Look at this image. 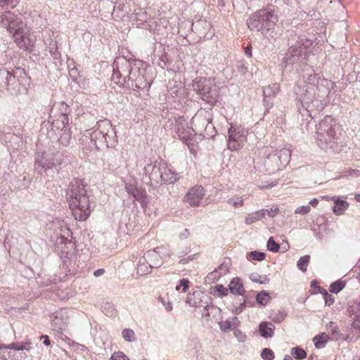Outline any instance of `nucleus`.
<instances>
[{
  "mask_svg": "<svg viewBox=\"0 0 360 360\" xmlns=\"http://www.w3.org/2000/svg\"><path fill=\"white\" fill-rule=\"evenodd\" d=\"M345 285L343 281H336L330 284L329 288L330 292L337 294L344 288Z\"/></svg>",
  "mask_w": 360,
  "mask_h": 360,
  "instance_id": "ea45409f",
  "label": "nucleus"
},
{
  "mask_svg": "<svg viewBox=\"0 0 360 360\" xmlns=\"http://www.w3.org/2000/svg\"><path fill=\"white\" fill-rule=\"evenodd\" d=\"M316 141L326 150L339 153L344 147L343 129L331 115H327L316 125Z\"/></svg>",
  "mask_w": 360,
  "mask_h": 360,
  "instance_id": "f257e3e1",
  "label": "nucleus"
},
{
  "mask_svg": "<svg viewBox=\"0 0 360 360\" xmlns=\"http://www.w3.org/2000/svg\"><path fill=\"white\" fill-rule=\"evenodd\" d=\"M309 255H304L301 257L297 263V268L302 272H306L307 267L309 263Z\"/></svg>",
  "mask_w": 360,
  "mask_h": 360,
  "instance_id": "58836bf2",
  "label": "nucleus"
},
{
  "mask_svg": "<svg viewBox=\"0 0 360 360\" xmlns=\"http://www.w3.org/2000/svg\"><path fill=\"white\" fill-rule=\"evenodd\" d=\"M152 269V266H150V264H148L143 257L139 259L136 271L138 274L141 276L146 275L150 273Z\"/></svg>",
  "mask_w": 360,
  "mask_h": 360,
  "instance_id": "c85d7f7f",
  "label": "nucleus"
},
{
  "mask_svg": "<svg viewBox=\"0 0 360 360\" xmlns=\"http://www.w3.org/2000/svg\"><path fill=\"white\" fill-rule=\"evenodd\" d=\"M228 203L233 205L234 207H238L243 205V200L240 197H238L236 199L230 198Z\"/></svg>",
  "mask_w": 360,
  "mask_h": 360,
  "instance_id": "8fccbe9b",
  "label": "nucleus"
},
{
  "mask_svg": "<svg viewBox=\"0 0 360 360\" xmlns=\"http://www.w3.org/2000/svg\"><path fill=\"white\" fill-rule=\"evenodd\" d=\"M245 306H246V301L244 300L243 302L241 303L239 306L235 307L233 312L235 314H239L243 311V309Z\"/></svg>",
  "mask_w": 360,
  "mask_h": 360,
  "instance_id": "052dcab7",
  "label": "nucleus"
},
{
  "mask_svg": "<svg viewBox=\"0 0 360 360\" xmlns=\"http://www.w3.org/2000/svg\"><path fill=\"white\" fill-rule=\"evenodd\" d=\"M189 236V231L188 229H185L180 234L179 238L181 240L186 239Z\"/></svg>",
  "mask_w": 360,
  "mask_h": 360,
  "instance_id": "0e129e2a",
  "label": "nucleus"
},
{
  "mask_svg": "<svg viewBox=\"0 0 360 360\" xmlns=\"http://www.w3.org/2000/svg\"><path fill=\"white\" fill-rule=\"evenodd\" d=\"M259 330L262 337L268 338L274 335L275 327L270 322H262L259 326Z\"/></svg>",
  "mask_w": 360,
  "mask_h": 360,
  "instance_id": "393cba45",
  "label": "nucleus"
},
{
  "mask_svg": "<svg viewBox=\"0 0 360 360\" xmlns=\"http://www.w3.org/2000/svg\"><path fill=\"white\" fill-rule=\"evenodd\" d=\"M11 72L6 70H0V89H6L8 83V77Z\"/></svg>",
  "mask_w": 360,
  "mask_h": 360,
  "instance_id": "e433bc0d",
  "label": "nucleus"
},
{
  "mask_svg": "<svg viewBox=\"0 0 360 360\" xmlns=\"http://www.w3.org/2000/svg\"><path fill=\"white\" fill-rule=\"evenodd\" d=\"M349 207V203L343 200L338 199L334 202L333 212L338 215H341Z\"/></svg>",
  "mask_w": 360,
  "mask_h": 360,
  "instance_id": "7c9ffc66",
  "label": "nucleus"
},
{
  "mask_svg": "<svg viewBox=\"0 0 360 360\" xmlns=\"http://www.w3.org/2000/svg\"><path fill=\"white\" fill-rule=\"evenodd\" d=\"M266 248L269 251L277 252L280 249V245L274 240L273 237H270L267 241Z\"/></svg>",
  "mask_w": 360,
  "mask_h": 360,
  "instance_id": "79ce46f5",
  "label": "nucleus"
},
{
  "mask_svg": "<svg viewBox=\"0 0 360 360\" xmlns=\"http://www.w3.org/2000/svg\"><path fill=\"white\" fill-rule=\"evenodd\" d=\"M122 337L127 342H133L135 340V333L133 330L125 328L122 330Z\"/></svg>",
  "mask_w": 360,
  "mask_h": 360,
  "instance_id": "37998d69",
  "label": "nucleus"
},
{
  "mask_svg": "<svg viewBox=\"0 0 360 360\" xmlns=\"http://www.w3.org/2000/svg\"><path fill=\"white\" fill-rule=\"evenodd\" d=\"M290 354L295 359L302 360L307 357V352L301 347H295L291 349Z\"/></svg>",
  "mask_w": 360,
  "mask_h": 360,
  "instance_id": "c9c22d12",
  "label": "nucleus"
},
{
  "mask_svg": "<svg viewBox=\"0 0 360 360\" xmlns=\"http://www.w3.org/2000/svg\"><path fill=\"white\" fill-rule=\"evenodd\" d=\"M40 339L41 340L44 339V344L46 346L50 345L51 342H50V340H49V338L48 335H42L40 336Z\"/></svg>",
  "mask_w": 360,
  "mask_h": 360,
  "instance_id": "774afa93",
  "label": "nucleus"
},
{
  "mask_svg": "<svg viewBox=\"0 0 360 360\" xmlns=\"http://www.w3.org/2000/svg\"><path fill=\"white\" fill-rule=\"evenodd\" d=\"M13 39L15 44L20 49L32 51L34 44V37L31 34L30 29L22 25L16 31L12 34Z\"/></svg>",
  "mask_w": 360,
  "mask_h": 360,
  "instance_id": "6e6552de",
  "label": "nucleus"
},
{
  "mask_svg": "<svg viewBox=\"0 0 360 360\" xmlns=\"http://www.w3.org/2000/svg\"><path fill=\"white\" fill-rule=\"evenodd\" d=\"M278 90V86L276 84H274L273 85H269L263 89V96H264V106L266 110H268L273 107L274 105V98Z\"/></svg>",
  "mask_w": 360,
  "mask_h": 360,
  "instance_id": "2eb2a0df",
  "label": "nucleus"
},
{
  "mask_svg": "<svg viewBox=\"0 0 360 360\" xmlns=\"http://www.w3.org/2000/svg\"><path fill=\"white\" fill-rule=\"evenodd\" d=\"M278 21V16L274 11L261 9L252 13L247 20L248 27L251 30L267 32L272 30Z\"/></svg>",
  "mask_w": 360,
  "mask_h": 360,
  "instance_id": "0eeeda50",
  "label": "nucleus"
},
{
  "mask_svg": "<svg viewBox=\"0 0 360 360\" xmlns=\"http://www.w3.org/2000/svg\"><path fill=\"white\" fill-rule=\"evenodd\" d=\"M215 290L219 292V295L221 297L226 296L228 295L229 288H225L223 285H217L215 286Z\"/></svg>",
  "mask_w": 360,
  "mask_h": 360,
  "instance_id": "603ef678",
  "label": "nucleus"
},
{
  "mask_svg": "<svg viewBox=\"0 0 360 360\" xmlns=\"http://www.w3.org/2000/svg\"><path fill=\"white\" fill-rule=\"evenodd\" d=\"M98 136H101V138L104 139L105 142H108L107 139H106L107 134L105 135V134H102L101 131H94V133L91 135V139H94V138H98Z\"/></svg>",
  "mask_w": 360,
  "mask_h": 360,
  "instance_id": "e2e57ef3",
  "label": "nucleus"
},
{
  "mask_svg": "<svg viewBox=\"0 0 360 360\" xmlns=\"http://www.w3.org/2000/svg\"><path fill=\"white\" fill-rule=\"evenodd\" d=\"M265 256L266 255L264 252L255 250L249 253L248 258L250 260H256L260 262L265 259Z\"/></svg>",
  "mask_w": 360,
  "mask_h": 360,
  "instance_id": "a19ab883",
  "label": "nucleus"
},
{
  "mask_svg": "<svg viewBox=\"0 0 360 360\" xmlns=\"http://www.w3.org/2000/svg\"><path fill=\"white\" fill-rule=\"evenodd\" d=\"M311 211V207L309 205H302L300 207H298L295 212L296 214H306L309 213Z\"/></svg>",
  "mask_w": 360,
  "mask_h": 360,
  "instance_id": "3c124183",
  "label": "nucleus"
},
{
  "mask_svg": "<svg viewBox=\"0 0 360 360\" xmlns=\"http://www.w3.org/2000/svg\"><path fill=\"white\" fill-rule=\"evenodd\" d=\"M166 163L163 161H155L153 164H148L145 167L146 172H150V179L156 183H162V174Z\"/></svg>",
  "mask_w": 360,
  "mask_h": 360,
  "instance_id": "4468645a",
  "label": "nucleus"
},
{
  "mask_svg": "<svg viewBox=\"0 0 360 360\" xmlns=\"http://www.w3.org/2000/svg\"><path fill=\"white\" fill-rule=\"evenodd\" d=\"M287 316V313L284 310L273 311L269 316L271 320L276 323H281Z\"/></svg>",
  "mask_w": 360,
  "mask_h": 360,
  "instance_id": "473e14b6",
  "label": "nucleus"
},
{
  "mask_svg": "<svg viewBox=\"0 0 360 360\" xmlns=\"http://www.w3.org/2000/svg\"><path fill=\"white\" fill-rule=\"evenodd\" d=\"M48 122L51 124L52 127L60 131L68 129V114H49Z\"/></svg>",
  "mask_w": 360,
  "mask_h": 360,
  "instance_id": "f3484780",
  "label": "nucleus"
},
{
  "mask_svg": "<svg viewBox=\"0 0 360 360\" xmlns=\"http://www.w3.org/2000/svg\"><path fill=\"white\" fill-rule=\"evenodd\" d=\"M103 312L108 316H112L115 314L114 307L109 303L103 307Z\"/></svg>",
  "mask_w": 360,
  "mask_h": 360,
  "instance_id": "a18cd8bd",
  "label": "nucleus"
},
{
  "mask_svg": "<svg viewBox=\"0 0 360 360\" xmlns=\"http://www.w3.org/2000/svg\"><path fill=\"white\" fill-rule=\"evenodd\" d=\"M229 289L230 292L235 295L243 296L245 292L241 280L238 277L233 278L231 281L229 285Z\"/></svg>",
  "mask_w": 360,
  "mask_h": 360,
  "instance_id": "4be33fe9",
  "label": "nucleus"
},
{
  "mask_svg": "<svg viewBox=\"0 0 360 360\" xmlns=\"http://www.w3.org/2000/svg\"><path fill=\"white\" fill-rule=\"evenodd\" d=\"M240 324V321L236 316H233L229 320L221 321L219 323V326L221 330L226 332L229 330H233Z\"/></svg>",
  "mask_w": 360,
  "mask_h": 360,
  "instance_id": "5701e85b",
  "label": "nucleus"
},
{
  "mask_svg": "<svg viewBox=\"0 0 360 360\" xmlns=\"http://www.w3.org/2000/svg\"><path fill=\"white\" fill-rule=\"evenodd\" d=\"M71 140V133L70 131V129H65L64 130L61 131V133L60 134V137L58 139V141L60 144L63 146H68Z\"/></svg>",
  "mask_w": 360,
  "mask_h": 360,
  "instance_id": "f704fd0d",
  "label": "nucleus"
},
{
  "mask_svg": "<svg viewBox=\"0 0 360 360\" xmlns=\"http://www.w3.org/2000/svg\"><path fill=\"white\" fill-rule=\"evenodd\" d=\"M132 195L134 197V198L137 200H144V198H146V195H143V193H141L139 191L136 190L131 193Z\"/></svg>",
  "mask_w": 360,
  "mask_h": 360,
  "instance_id": "bf43d9fd",
  "label": "nucleus"
},
{
  "mask_svg": "<svg viewBox=\"0 0 360 360\" xmlns=\"http://www.w3.org/2000/svg\"><path fill=\"white\" fill-rule=\"evenodd\" d=\"M312 43L303 37H298L295 44H292L285 52L283 58L284 71L292 72L294 70L298 72L302 65L307 64L309 55V48Z\"/></svg>",
  "mask_w": 360,
  "mask_h": 360,
  "instance_id": "20e7f679",
  "label": "nucleus"
},
{
  "mask_svg": "<svg viewBox=\"0 0 360 360\" xmlns=\"http://www.w3.org/2000/svg\"><path fill=\"white\" fill-rule=\"evenodd\" d=\"M129 18L138 27L143 25L148 20L147 13L143 8L136 9Z\"/></svg>",
  "mask_w": 360,
  "mask_h": 360,
  "instance_id": "412c9836",
  "label": "nucleus"
},
{
  "mask_svg": "<svg viewBox=\"0 0 360 360\" xmlns=\"http://www.w3.org/2000/svg\"><path fill=\"white\" fill-rule=\"evenodd\" d=\"M186 302L194 307H206L212 304V297L201 290H195L189 294Z\"/></svg>",
  "mask_w": 360,
  "mask_h": 360,
  "instance_id": "f8f14e48",
  "label": "nucleus"
},
{
  "mask_svg": "<svg viewBox=\"0 0 360 360\" xmlns=\"http://www.w3.org/2000/svg\"><path fill=\"white\" fill-rule=\"evenodd\" d=\"M262 218H264V212L263 211L259 210L248 214L245 218V221L247 224L250 225L254 222L261 220Z\"/></svg>",
  "mask_w": 360,
  "mask_h": 360,
  "instance_id": "72a5a7b5",
  "label": "nucleus"
},
{
  "mask_svg": "<svg viewBox=\"0 0 360 360\" xmlns=\"http://www.w3.org/2000/svg\"><path fill=\"white\" fill-rule=\"evenodd\" d=\"M324 300L326 304L328 306H330L334 302V298L326 290H324Z\"/></svg>",
  "mask_w": 360,
  "mask_h": 360,
  "instance_id": "864d4df0",
  "label": "nucleus"
},
{
  "mask_svg": "<svg viewBox=\"0 0 360 360\" xmlns=\"http://www.w3.org/2000/svg\"><path fill=\"white\" fill-rule=\"evenodd\" d=\"M352 327L354 329H356L360 331V323H359V321H358V319L356 317L354 318V320L352 324Z\"/></svg>",
  "mask_w": 360,
  "mask_h": 360,
  "instance_id": "69168bd1",
  "label": "nucleus"
},
{
  "mask_svg": "<svg viewBox=\"0 0 360 360\" xmlns=\"http://www.w3.org/2000/svg\"><path fill=\"white\" fill-rule=\"evenodd\" d=\"M260 211H263L264 212V217L267 214L270 217H274L278 211V209L277 207H271L269 209H262L260 210Z\"/></svg>",
  "mask_w": 360,
  "mask_h": 360,
  "instance_id": "49530a36",
  "label": "nucleus"
},
{
  "mask_svg": "<svg viewBox=\"0 0 360 360\" xmlns=\"http://www.w3.org/2000/svg\"><path fill=\"white\" fill-rule=\"evenodd\" d=\"M70 246L71 248L73 247V245L71 242H68L64 247H61V258H68L69 255H70L68 252L65 251V249H68Z\"/></svg>",
  "mask_w": 360,
  "mask_h": 360,
  "instance_id": "5fc2aeb1",
  "label": "nucleus"
},
{
  "mask_svg": "<svg viewBox=\"0 0 360 360\" xmlns=\"http://www.w3.org/2000/svg\"><path fill=\"white\" fill-rule=\"evenodd\" d=\"M214 306L212 303L206 307H203V310L202 311V316L205 318H209L210 316V309H213Z\"/></svg>",
  "mask_w": 360,
  "mask_h": 360,
  "instance_id": "13d9d810",
  "label": "nucleus"
},
{
  "mask_svg": "<svg viewBox=\"0 0 360 360\" xmlns=\"http://www.w3.org/2000/svg\"><path fill=\"white\" fill-rule=\"evenodd\" d=\"M261 356L264 360H273L275 357L274 352L269 348L263 349Z\"/></svg>",
  "mask_w": 360,
  "mask_h": 360,
  "instance_id": "c03bdc74",
  "label": "nucleus"
},
{
  "mask_svg": "<svg viewBox=\"0 0 360 360\" xmlns=\"http://www.w3.org/2000/svg\"><path fill=\"white\" fill-rule=\"evenodd\" d=\"M56 164L53 159H47L44 155L38 157L35 161V167H41L46 171L56 167Z\"/></svg>",
  "mask_w": 360,
  "mask_h": 360,
  "instance_id": "a878e982",
  "label": "nucleus"
},
{
  "mask_svg": "<svg viewBox=\"0 0 360 360\" xmlns=\"http://www.w3.org/2000/svg\"><path fill=\"white\" fill-rule=\"evenodd\" d=\"M180 281V286L183 288V291L186 292L187 289L188 288V280L186 278H183L179 281Z\"/></svg>",
  "mask_w": 360,
  "mask_h": 360,
  "instance_id": "680f3d73",
  "label": "nucleus"
},
{
  "mask_svg": "<svg viewBox=\"0 0 360 360\" xmlns=\"http://www.w3.org/2000/svg\"><path fill=\"white\" fill-rule=\"evenodd\" d=\"M179 179V174L174 172L166 165L162 174V183L174 184Z\"/></svg>",
  "mask_w": 360,
  "mask_h": 360,
  "instance_id": "b1692460",
  "label": "nucleus"
},
{
  "mask_svg": "<svg viewBox=\"0 0 360 360\" xmlns=\"http://www.w3.org/2000/svg\"><path fill=\"white\" fill-rule=\"evenodd\" d=\"M205 194V191L202 186H195L186 194L184 200L192 207H198L204 198Z\"/></svg>",
  "mask_w": 360,
  "mask_h": 360,
  "instance_id": "ddd939ff",
  "label": "nucleus"
},
{
  "mask_svg": "<svg viewBox=\"0 0 360 360\" xmlns=\"http://www.w3.org/2000/svg\"><path fill=\"white\" fill-rule=\"evenodd\" d=\"M141 65L140 61L134 59H127L125 57H116L112 65V80L120 86H124L127 79L131 77L133 72L137 70Z\"/></svg>",
  "mask_w": 360,
  "mask_h": 360,
  "instance_id": "423d86ee",
  "label": "nucleus"
},
{
  "mask_svg": "<svg viewBox=\"0 0 360 360\" xmlns=\"http://www.w3.org/2000/svg\"><path fill=\"white\" fill-rule=\"evenodd\" d=\"M13 72H11L10 73L8 86L6 87V89L12 94H16L19 89V82L17 80L15 74L19 73L20 75L22 74H25L24 69L20 68H16L15 70H13Z\"/></svg>",
  "mask_w": 360,
  "mask_h": 360,
  "instance_id": "6ab92c4d",
  "label": "nucleus"
},
{
  "mask_svg": "<svg viewBox=\"0 0 360 360\" xmlns=\"http://www.w3.org/2000/svg\"><path fill=\"white\" fill-rule=\"evenodd\" d=\"M352 327L354 329H356L360 331V323H359V321H358V319L356 317L354 318V320L352 324Z\"/></svg>",
  "mask_w": 360,
  "mask_h": 360,
  "instance_id": "338daca9",
  "label": "nucleus"
},
{
  "mask_svg": "<svg viewBox=\"0 0 360 360\" xmlns=\"http://www.w3.org/2000/svg\"><path fill=\"white\" fill-rule=\"evenodd\" d=\"M261 278V276L259 275L258 274H256V273H253L250 276V278L253 281V282H255V283H265V281H260L259 278Z\"/></svg>",
  "mask_w": 360,
  "mask_h": 360,
  "instance_id": "4d7b16f0",
  "label": "nucleus"
},
{
  "mask_svg": "<svg viewBox=\"0 0 360 360\" xmlns=\"http://www.w3.org/2000/svg\"><path fill=\"white\" fill-rule=\"evenodd\" d=\"M110 360H129V358L122 352H115Z\"/></svg>",
  "mask_w": 360,
  "mask_h": 360,
  "instance_id": "09e8293b",
  "label": "nucleus"
},
{
  "mask_svg": "<svg viewBox=\"0 0 360 360\" xmlns=\"http://www.w3.org/2000/svg\"><path fill=\"white\" fill-rule=\"evenodd\" d=\"M193 89L210 106L214 105L219 97V87L211 77H196L192 83Z\"/></svg>",
  "mask_w": 360,
  "mask_h": 360,
  "instance_id": "39448f33",
  "label": "nucleus"
},
{
  "mask_svg": "<svg viewBox=\"0 0 360 360\" xmlns=\"http://www.w3.org/2000/svg\"><path fill=\"white\" fill-rule=\"evenodd\" d=\"M65 313L64 309H60L54 313V319L52 321V326L56 330H62L65 328V321L63 314Z\"/></svg>",
  "mask_w": 360,
  "mask_h": 360,
  "instance_id": "bb28decb",
  "label": "nucleus"
},
{
  "mask_svg": "<svg viewBox=\"0 0 360 360\" xmlns=\"http://www.w3.org/2000/svg\"><path fill=\"white\" fill-rule=\"evenodd\" d=\"M156 249L148 250L143 256L152 268H159L162 264L161 257Z\"/></svg>",
  "mask_w": 360,
  "mask_h": 360,
  "instance_id": "aec40b11",
  "label": "nucleus"
},
{
  "mask_svg": "<svg viewBox=\"0 0 360 360\" xmlns=\"http://www.w3.org/2000/svg\"><path fill=\"white\" fill-rule=\"evenodd\" d=\"M347 310L352 314L360 313V300H356L353 305L349 306Z\"/></svg>",
  "mask_w": 360,
  "mask_h": 360,
  "instance_id": "de8ad7c7",
  "label": "nucleus"
},
{
  "mask_svg": "<svg viewBox=\"0 0 360 360\" xmlns=\"http://www.w3.org/2000/svg\"><path fill=\"white\" fill-rule=\"evenodd\" d=\"M246 134L244 129L231 124L228 130L227 148L232 151L241 149L246 141Z\"/></svg>",
  "mask_w": 360,
  "mask_h": 360,
  "instance_id": "1a4fd4ad",
  "label": "nucleus"
},
{
  "mask_svg": "<svg viewBox=\"0 0 360 360\" xmlns=\"http://www.w3.org/2000/svg\"><path fill=\"white\" fill-rule=\"evenodd\" d=\"M270 300L269 292L266 291H261L257 295L256 300L259 305L265 306Z\"/></svg>",
  "mask_w": 360,
  "mask_h": 360,
  "instance_id": "4c0bfd02",
  "label": "nucleus"
},
{
  "mask_svg": "<svg viewBox=\"0 0 360 360\" xmlns=\"http://www.w3.org/2000/svg\"><path fill=\"white\" fill-rule=\"evenodd\" d=\"M13 0H0V8L6 9L13 6Z\"/></svg>",
  "mask_w": 360,
  "mask_h": 360,
  "instance_id": "6e6d98bb",
  "label": "nucleus"
},
{
  "mask_svg": "<svg viewBox=\"0 0 360 360\" xmlns=\"http://www.w3.org/2000/svg\"><path fill=\"white\" fill-rule=\"evenodd\" d=\"M0 25L12 34L20 27L23 22L13 13L6 11L0 15Z\"/></svg>",
  "mask_w": 360,
  "mask_h": 360,
  "instance_id": "9b49d317",
  "label": "nucleus"
},
{
  "mask_svg": "<svg viewBox=\"0 0 360 360\" xmlns=\"http://www.w3.org/2000/svg\"><path fill=\"white\" fill-rule=\"evenodd\" d=\"M175 122L177 125V128L176 130V134L179 137L184 141V142H187L191 139V137L193 135V131L188 128H185V126L183 124L181 121H185L184 120V117H181L178 115V117H174Z\"/></svg>",
  "mask_w": 360,
  "mask_h": 360,
  "instance_id": "dca6fc26",
  "label": "nucleus"
},
{
  "mask_svg": "<svg viewBox=\"0 0 360 360\" xmlns=\"http://www.w3.org/2000/svg\"><path fill=\"white\" fill-rule=\"evenodd\" d=\"M335 83L330 80L320 77L318 74H310L307 80L304 77L299 79L295 87V93L297 99L302 102L318 96L323 97L328 95L330 90L334 88Z\"/></svg>",
  "mask_w": 360,
  "mask_h": 360,
  "instance_id": "7ed1b4c3",
  "label": "nucleus"
},
{
  "mask_svg": "<svg viewBox=\"0 0 360 360\" xmlns=\"http://www.w3.org/2000/svg\"><path fill=\"white\" fill-rule=\"evenodd\" d=\"M31 345V342L30 341H27L25 342H13L11 344H9L8 345H1L0 344V350L1 349H14V350H30V345Z\"/></svg>",
  "mask_w": 360,
  "mask_h": 360,
  "instance_id": "cd10ccee",
  "label": "nucleus"
},
{
  "mask_svg": "<svg viewBox=\"0 0 360 360\" xmlns=\"http://www.w3.org/2000/svg\"><path fill=\"white\" fill-rule=\"evenodd\" d=\"M126 7V1L125 0H117L115 3L113 11L112 13V16L114 19L120 18L121 15L123 12H124V8Z\"/></svg>",
  "mask_w": 360,
  "mask_h": 360,
  "instance_id": "c756f323",
  "label": "nucleus"
},
{
  "mask_svg": "<svg viewBox=\"0 0 360 360\" xmlns=\"http://www.w3.org/2000/svg\"><path fill=\"white\" fill-rule=\"evenodd\" d=\"M140 66L137 68V70L133 72L131 77L127 79V82L124 86L133 91L147 90L150 88V82L147 81L144 75L141 72Z\"/></svg>",
  "mask_w": 360,
  "mask_h": 360,
  "instance_id": "9d476101",
  "label": "nucleus"
},
{
  "mask_svg": "<svg viewBox=\"0 0 360 360\" xmlns=\"http://www.w3.org/2000/svg\"><path fill=\"white\" fill-rule=\"evenodd\" d=\"M291 157V150L289 147H284L276 150V153L273 155H269V158L272 160H278V165L284 166L287 165Z\"/></svg>",
  "mask_w": 360,
  "mask_h": 360,
  "instance_id": "a211bd4d",
  "label": "nucleus"
},
{
  "mask_svg": "<svg viewBox=\"0 0 360 360\" xmlns=\"http://www.w3.org/2000/svg\"><path fill=\"white\" fill-rule=\"evenodd\" d=\"M328 340V337L325 333L319 334L313 338V342L316 349L324 347Z\"/></svg>",
  "mask_w": 360,
  "mask_h": 360,
  "instance_id": "2f4dec72",
  "label": "nucleus"
},
{
  "mask_svg": "<svg viewBox=\"0 0 360 360\" xmlns=\"http://www.w3.org/2000/svg\"><path fill=\"white\" fill-rule=\"evenodd\" d=\"M86 184L75 179L70 182L65 197L76 220L85 221L91 214V205Z\"/></svg>",
  "mask_w": 360,
  "mask_h": 360,
  "instance_id": "f03ea898",
  "label": "nucleus"
}]
</instances>
